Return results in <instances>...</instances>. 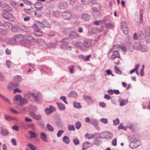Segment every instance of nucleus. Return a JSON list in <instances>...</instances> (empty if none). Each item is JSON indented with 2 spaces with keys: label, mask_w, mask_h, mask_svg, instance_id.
Returning <instances> with one entry per match:
<instances>
[{
  "label": "nucleus",
  "mask_w": 150,
  "mask_h": 150,
  "mask_svg": "<svg viewBox=\"0 0 150 150\" xmlns=\"http://www.w3.org/2000/svg\"><path fill=\"white\" fill-rule=\"evenodd\" d=\"M129 139L131 142L130 147L132 148H136L140 145V143L137 138L134 135H131L128 137Z\"/></svg>",
  "instance_id": "obj_1"
},
{
  "label": "nucleus",
  "mask_w": 150,
  "mask_h": 150,
  "mask_svg": "<svg viewBox=\"0 0 150 150\" xmlns=\"http://www.w3.org/2000/svg\"><path fill=\"white\" fill-rule=\"evenodd\" d=\"M120 48L118 45H114L110 50V52H113L112 55L111 56V59L114 60L116 59H119L120 56L119 54Z\"/></svg>",
  "instance_id": "obj_2"
},
{
  "label": "nucleus",
  "mask_w": 150,
  "mask_h": 150,
  "mask_svg": "<svg viewBox=\"0 0 150 150\" xmlns=\"http://www.w3.org/2000/svg\"><path fill=\"white\" fill-rule=\"evenodd\" d=\"M32 97L33 101L35 102L40 104L42 101V96L40 93L37 92L29 94V98Z\"/></svg>",
  "instance_id": "obj_3"
},
{
  "label": "nucleus",
  "mask_w": 150,
  "mask_h": 150,
  "mask_svg": "<svg viewBox=\"0 0 150 150\" xmlns=\"http://www.w3.org/2000/svg\"><path fill=\"white\" fill-rule=\"evenodd\" d=\"M133 47L134 49L142 52H146L149 50V48L147 46L142 45L139 43H135Z\"/></svg>",
  "instance_id": "obj_4"
},
{
  "label": "nucleus",
  "mask_w": 150,
  "mask_h": 150,
  "mask_svg": "<svg viewBox=\"0 0 150 150\" xmlns=\"http://www.w3.org/2000/svg\"><path fill=\"white\" fill-rule=\"evenodd\" d=\"M24 38L23 35L21 34H18L14 36V39H11V41L15 43V42H19L23 40Z\"/></svg>",
  "instance_id": "obj_5"
},
{
  "label": "nucleus",
  "mask_w": 150,
  "mask_h": 150,
  "mask_svg": "<svg viewBox=\"0 0 150 150\" xmlns=\"http://www.w3.org/2000/svg\"><path fill=\"white\" fill-rule=\"evenodd\" d=\"M112 136L113 135L112 134L108 132H103L100 135L101 138L106 139H111L112 137Z\"/></svg>",
  "instance_id": "obj_6"
},
{
  "label": "nucleus",
  "mask_w": 150,
  "mask_h": 150,
  "mask_svg": "<svg viewBox=\"0 0 150 150\" xmlns=\"http://www.w3.org/2000/svg\"><path fill=\"white\" fill-rule=\"evenodd\" d=\"M61 42L62 43V46L60 47L62 49L66 50L70 48V47L67 44L69 43L68 38L63 39L61 41Z\"/></svg>",
  "instance_id": "obj_7"
},
{
  "label": "nucleus",
  "mask_w": 150,
  "mask_h": 150,
  "mask_svg": "<svg viewBox=\"0 0 150 150\" xmlns=\"http://www.w3.org/2000/svg\"><path fill=\"white\" fill-rule=\"evenodd\" d=\"M121 28L125 34H127L128 33L127 25L124 21H122L121 23Z\"/></svg>",
  "instance_id": "obj_8"
},
{
  "label": "nucleus",
  "mask_w": 150,
  "mask_h": 150,
  "mask_svg": "<svg viewBox=\"0 0 150 150\" xmlns=\"http://www.w3.org/2000/svg\"><path fill=\"white\" fill-rule=\"evenodd\" d=\"M3 17L7 20H11L13 19V16L11 13L6 11H4L2 14Z\"/></svg>",
  "instance_id": "obj_9"
},
{
  "label": "nucleus",
  "mask_w": 150,
  "mask_h": 150,
  "mask_svg": "<svg viewBox=\"0 0 150 150\" xmlns=\"http://www.w3.org/2000/svg\"><path fill=\"white\" fill-rule=\"evenodd\" d=\"M62 16L64 19H69L71 17L72 15L69 11H66L62 13Z\"/></svg>",
  "instance_id": "obj_10"
},
{
  "label": "nucleus",
  "mask_w": 150,
  "mask_h": 150,
  "mask_svg": "<svg viewBox=\"0 0 150 150\" xmlns=\"http://www.w3.org/2000/svg\"><path fill=\"white\" fill-rule=\"evenodd\" d=\"M68 6L67 2L65 1H60L58 4V7L61 9H65L67 8Z\"/></svg>",
  "instance_id": "obj_11"
},
{
  "label": "nucleus",
  "mask_w": 150,
  "mask_h": 150,
  "mask_svg": "<svg viewBox=\"0 0 150 150\" xmlns=\"http://www.w3.org/2000/svg\"><path fill=\"white\" fill-rule=\"evenodd\" d=\"M43 26V24L40 22L38 21L36 22L35 25L33 26V28L34 30H41Z\"/></svg>",
  "instance_id": "obj_12"
},
{
  "label": "nucleus",
  "mask_w": 150,
  "mask_h": 150,
  "mask_svg": "<svg viewBox=\"0 0 150 150\" xmlns=\"http://www.w3.org/2000/svg\"><path fill=\"white\" fill-rule=\"evenodd\" d=\"M91 40L86 39L84 40L83 44L84 47H88L91 45Z\"/></svg>",
  "instance_id": "obj_13"
},
{
  "label": "nucleus",
  "mask_w": 150,
  "mask_h": 150,
  "mask_svg": "<svg viewBox=\"0 0 150 150\" xmlns=\"http://www.w3.org/2000/svg\"><path fill=\"white\" fill-rule=\"evenodd\" d=\"M79 35L77 33L72 31L69 34V37L71 39H75L79 37Z\"/></svg>",
  "instance_id": "obj_14"
},
{
  "label": "nucleus",
  "mask_w": 150,
  "mask_h": 150,
  "mask_svg": "<svg viewBox=\"0 0 150 150\" xmlns=\"http://www.w3.org/2000/svg\"><path fill=\"white\" fill-rule=\"evenodd\" d=\"M30 115L31 117L36 120H39L41 118V116L40 115H36L33 112H30Z\"/></svg>",
  "instance_id": "obj_15"
},
{
  "label": "nucleus",
  "mask_w": 150,
  "mask_h": 150,
  "mask_svg": "<svg viewBox=\"0 0 150 150\" xmlns=\"http://www.w3.org/2000/svg\"><path fill=\"white\" fill-rule=\"evenodd\" d=\"M35 6L37 10H40L43 7V5L41 3L37 2L35 4Z\"/></svg>",
  "instance_id": "obj_16"
},
{
  "label": "nucleus",
  "mask_w": 150,
  "mask_h": 150,
  "mask_svg": "<svg viewBox=\"0 0 150 150\" xmlns=\"http://www.w3.org/2000/svg\"><path fill=\"white\" fill-rule=\"evenodd\" d=\"M12 26V24L8 22H4L3 23V26L6 29H9Z\"/></svg>",
  "instance_id": "obj_17"
},
{
  "label": "nucleus",
  "mask_w": 150,
  "mask_h": 150,
  "mask_svg": "<svg viewBox=\"0 0 150 150\" xmlns=\"http://www.w3.org/2000/svg\"><path fill=\"white\" fill-rule=\"evenodd\" d=\"M97 7H93L92 8V10L94 13L99 12L101 10V6L98 4H97Z\"/></svg>",
  "instance_id": "obj_18"
},
{
  "label": "nucleus",
  "mask_w": 150,
  "mask_h": 150,
  "mask_svg": "<svg viewBox=\"0 0 150 150\" xmlns=\"http://www.w3.org/2000/svg\"><path fill=\"white\" fill-rule=\"evenodd\" d=\"M17 86V84L11 82L8 85L7 87L8 89H11Z\"/></svg>",
  "instance_id": "obj_19"
},
{
  "label": "nucleus",
  "mask_w": 150,
  "mask_h": 150,
  "mask_svg": "<svg viewBox=\"0 0 150 150\" xmlns=\"http://www.w3.org/2000/svg\"><path fill=\"white\" fill-rule=\"evenodd\" d=\"M28 100L26 98H21L20 100V105L21 106H22L26 104Z\"/></svg>",
  "instance_id": "obj_20"
},
{
  "label": "nucleus",
  "mask_w": 150,
  "mask_h": 150,
  "mask_svg": "<svg viewBox=\"0 0 150 150\" xmlns=\"http://www.w3.org/2000/svg\"><path fill=\"white\" fill-rule=\"evenodd\" d=\"M81 18L85 21H88L90 18V16L86 13H83L82 15Z\"/></svg>",
  "instance_id": "obj_21"
},
{
  "label": "nucleus",
  "mask_w": 150,
  "mask_h": 150,
  "mask_svg": "<svg viewBox=\"0 0 150 150\" xmlns=\"http://www.w3.org/2000/svg\"><path fill=\"white\" fill-rule=\"evenodd\" d=\"M20 29L23 31L25 32H29L30 30V28L24 25H22L20 27Z\"/></svg>",
  "instance_id": "obj_22"
},
{
  "label": "nucleus",
  "mask_w": 150,
  "mask_h": 150,
  "mask_svg": "<svg viewBox=\"0 0 150 150\" xmlns=\"http://www.w3.org/2000/svg\"><path fill=\"white\" fill-rule=\"evenodd\" d=\"M28 133L30 135L29 137L30 139L34 138L37 137L36 134L34 132L30 131H28Z\"/></svg>",
  "instance_id": "obj_23"
},
{
  "label": "nucleus",
  "mask_w": 150,
  "mask_h": 150,
  "mask_svg": "<svg viewBox=\"0 0 150 150\" xmlns=\"http://www.w3.org/2000/svg\"><path fill=\"white\" fill-rule=\"evenodd\" d=\"M1 129L0 133L2 135L4 136L8 134V132L7 130H4L2 127H1Z\"/></svg>",
  "instance_id": "obj_24"
},
{
  "label": "nucleus",
  "mask_w": 150,
  "mask_h": 150,
  "mask_svg": "<svg viewBox=\"0 0 150 150\" xmlns=\"http://www.w3.org/2000/svg\"><path fill=\"white\" fill-rule=\"evenodd\" d=\"M56 103L58 106V108L60 110H63L65 109V106L64 104L60 103L57 102Z\"/></svg>",
  "instance_id": "obj_25"
},
{
  "label": "nucleus",
  "mask_w": 150,
  "mask_h": 150,
  "mask_svg": "<svg viewBox=\"0 0 150 150\" xmlns=\"http://www.w3.org/2000/svg\"><path fill=\"white\" fill-rule=\"evenodd\" d=\"M34 34L36 36H40L42 35V33L40 30H34Z\"/></svg>",
  "instance_id": "obj_26"
},
{
  "label": "nucleus",
  "mask_w": 150,
  "mask_h": 150,
  "mask_svg": "<svg viewBox=\"0 0 150 150\" xmlns=\"http://www.w3.org/2000/svg\"><path fill=\"white\" fill-rule=\"evenodd\" d=\"M40 138L43 141H45V142H47V141L46 139L47 138L45 133L43 132H42L41 133Z\"/></svg>",
  "instance_id": "obj_27"
},
{
  "label": "nucleus",
  "mask_w": 150,
  "mask_h": 150,
  "mask_svg": "<svg viewBox=\"0 0 150 150\" xmlns=\"http://www.w3.org/2000/svg\"><path fill=\"white\" fill-rule=\"evenodd\" d=\"M21 77L19 76H17L15 77L14 79V82L16 83L17 84V85H18V83L21 81Z\"/></svg>",
  "instance_id": "obj_28"
},
{
  "label": "nucleus",
  "mask_w": 150,
  "mask_h": 150,
  "mask_svg": "<svg viewBox=\"0 0 150 150\" xmlns=\"http://www.w3.org/2000/svg\"><path fill=\"white\" fill-rule=\"evenodd\" d=\"M7 34V31L3 29L0 28V35L5 36Z\"/></svg>",
  "instance_id": "obj_29"
},
{
  "label": "nucleus",
  "mask_w": 150,
  "mask_h": 150,
  "mask_svg": "<svg viewBox=\"0 0 150 150\" xmlns=\"http://www.w3.org/2000/svg\"><path fill=\"white\" fill-rule=\"evenodd\" d=\"M68 96L70 97L75 98L77 97V94L76 92L71 91L69 93Z\"/></svg>",
  "instance_id": "obj_30"
},
{
  "label": "nucleus",
  "mask_w": 150,
  "mask_h": 150,
  "mask_svg": "<svg viewBox=\"0 0 150 150\" xmlns=\"http://www.w3.org/2000/svg\"><path fill=\"white\" fill-rule=\"evenodd\" d=\"M62 140L66 144H68L69 142V139L68 137L64 136Z\"/></svg>",
  "instance_id": "obj_31"
},
{
  "label": "nucleus",
  "mask_w": 150,
  "mask_h": 150,
  "mask_svg": "<svg viewBox=\"0 0 150 150\" xmlns=\"http://www.w3.org/2000/svg\"><path fill=\"white\" fill-rule=\"evenodd\" d=\"M0 97L2 98L4 100L6 101L9 103H11V102L8 98L6 97L0 93Z\"/></svg>",
  "instance_id": "obj_32"
},
{
  "label": "nucleus",
  "mask_w": 150,
  "mask_h": 150,
  "mask_svg": "<svg viewBox=\"0 0 150 150\" xmlns=\"http://www.w3.org/2000/svg\"><path fill=\"white\" fill-rule=\"evenodd\" d=\"M0 97L2 98L4 100L6 101L9 103H11V102L8 98L6 97L0 93Z\"/></svg>",
  "instance_id": "obj_33"
},
{
  "label": "nucleus",
  "mask_w": 150,
  "mask_h": 150,
  "mask_svg": "<svg viewBox=\"0 0 150 150\" xmlns=\"http://www.w3.org/2000/svg\"><path fill=\"white\" fill-rule=\"evenodd\" d=\"M90 123L93 125L95 127H96L98 124V122L96 120L92 119Z\"/></svg>",
  "instance_id": "obj_34"
},
{
  "label": "nucleus",
  "mask_w": 150,
  "mask_h": 150,
  "mask_svg": "<svg viewBox=\"0 0 150 150\" xmlns=\"http://www.w3.org/2000/svg\"><path fill=\"white\" fill-rule=\"evenodd\" d=\"M83 97L85 100L87 102H89L91 100V97L85 95H83Z\"/></svg>",
  "instance_id": "obj_35"
},
{
  "label": "nucleus",
  "mask_w": 150,
  "mask_h": 150,
  "mask_svg": "<svg viewBox=\"0 0 150 150\" xmlns=\"http://www.w3.org/2000/svg\"><path fill=\"white\" fill-rule=\"evenodd\" d=\"M119 101L120 103V105L121 106H123L126 104L127 101V100H125L122 99H120Z\"/></svg>",
  "instance_id": "obj_36"
},
{
  "label": "nucleus",
  "mask_w": 150,
  "mask_h": 150,
  "mask_svg": "<svg viewBox=\"0 0 150 150\" xmlns=\"http://www.w3.org/2000/svg\"><path fill=\"white\" fill-rule=\"evenodd\" d=\"M73 45L76 47H79L81 45V43L80 42H74L72 43Z\"/></svg>",
  "instance_id": "obj_37"
},
{
  "label": "nucleus",
  "mask_w": 150,
  "mask_h": 150,
  "mask_svg": "<svg viewBox=\"0 0 150 150\" xmlns=\"http://www.w3.org/2000/svg\"><path fill=\"white\" fill-rule=\"evenodd\" d=\"M103 22L104 23L105 25L109 24L110 22L109 19L106 17L104 18L103 20Z\"/></svg>",
  "instance_id": "obj_38"
},
{
  "label": "nucleus",
  "mask_w": 150,
  "mask_h": 150,
  "mask_svg": "<svg viewBox=\"0 0 150 150\" xmlns=\"http://www.w3.org/2000/svg\"><path fill=\"white\" fill-rule=\"evenodd\" d=\"M19 28L18 26H13L11 28V31L14 32H16L19 30Z\"/></svg>",
  "instance_id": "obj_39"
},
{
  "label": "nucleus",
  "mask_w": 150,
  "mask_h": 150,
  "mask_svg": "<svg viewBox=\"0 0 150 150\" xmlns=\"http://www.w3.org/2000/svg\"><path fill=\"white\" fill-rule=\"evenodd\" d=\"M34 13L35 16L39 17L41 16L42 13L40 10H37L34 11Z\"/></svg>",
  "instance_id": "obj_40"
},
{
  "label": "nucleus",
  "mask_w": 150,
  "mask_h": 150,
  "mask_svg": "<svg viewBox=\"0 0 150 150\" xmlns=\"http://www.w3.org/2000/svg\"><path fill=\"white\" fill-rule=\"evenodd\" d=\"M94 143L96 145H98L100 144V142L98 138H95L94 140Z\"/></svg>",
  "instance_id": "obj_41"
},
{
  "label": "nucleus",
  "mask_w": 150,
  "mask_h": 150,
  "mask_svg": "<svg viewBox=\"0 0 150 150\" xmlns=\"http://www.w3.org/2000/svg\"><path fill=\"white\" fill-rule=\"evenodd\" d=\"M46 127L48 130L51 132H53L54 131V129L53 127L49 124H47Z\"/></svg>",
  "instance_id": "obj_42"
},
{
  "label": "nucleus",
  "mask_w": 150,
  "mask_h": 150,
  "mask_svg": "<svg viewBox=\"0 0 150 150\" xmlns=\"http://www.w3.org/2000/svg\"><path fill=\"white\" fill-rule=\"evenodd\" d=\"M25 11L26 13L30 14L33 13L34 11L33 8H30L25 9Z\"/></svg>",
  "instance_id": "obj_43"
},
{
  "label": "nucleus",
  "mask_w": 150,
  "mask_h": 150,
  "mask_svg": "<svg viewBox=\"0 0 150 150\" xmlns=\"http://www.w3.org/2000/svg\"><path fill=\"white\" fill-rule=\"evenodd\" d=\"M74 107L78 109H80L81 108L80 103L76 102L74 103Z\"/></svg>",
  "instance_id": "obj_44"
},
{
  "label": "nucleus",
  "mask_w": 150,
  "mask_h": 150,
  "mask_svg": "<svg viewBox=\"0 0 150 150\" xmlns=\"http://www.w3.org/2000/svg\"><path fill=\"white\" fill-rule=\"evenodd\" d=\"M91 55H89L86 56H82V58L85 61H88L89 60V58L91 57Z\"/></svg>",
  "instance_id": "obj_45"
},
{
  "label": "nucleus",
  "mask_w": 150,
  "mask_h": 150,
  "mask_svg": "<svg viewBox=\"0 0 150 150\" xmlns=\"http://www.w3.org/2000/svg\"><path fill=\"white\" fill-rule=\"evenodd\" d=\"M94 136V135L93 134H86L85 135V137L88 139H90L93 138Z\"/></svg>",
  "instance_id": "obj_46"
},
{
  "label": "nucleus",
  "mask_w": 150,
  "mask_h": 150,
  "mask_svg": "<svg viewBox=\"0 0 150 150\" xmlns=\"http://www.w3.org/2000/svg\"><path fill=\"white\" fill-rule=\"evenodd\" d=\"M115 71L116 72V73L119 74H121L122 73V71L119 69L118 67L117 66H115Z\"/></svg>",
  "instance_id": "obj_47"
},
{
  "label": "nucleus",
  "mask_w": 150,
  "mask_h": 150,
  "mask_svg": "<svg viewBox=\"0 0 150 150\" xmlns=\"http://www.w3.org/2000/svg\"><path fill=\"white\" fill-rule=\"evenodd\" d=\"M21 98V96L20 95H16L15 96L13 100L15 101L20 100Z\"/></svg>",
  "instance_id": "obj_48"
},
{
  "label": "nucleus",
  "mask_w": 150,
  "mask_h": 150,
  "mask_svg": "<svg viewBox=\"0 0 150 150\" xmlns=\"http://www.w3.org/2000/svg\"><path fill=\"white\" fill-rule=\"evenodd\" d=\"M68 129L69 131H73L75 130V128L74 126L73 125H68Z\"/></svg>",
  "instance_id": "obj_49"
},
{
  "label": "nucleus",
  "mask_w": 150,
  "mask_h": 150,
  "mask_svg": "<svg viewBox=\"0 0 150 150\" xmlns=\"http://www.w3.org/2000/svg\"><path fill=\"white\" fill-rule=\"evenodd\" d=\"M93 15L95 18L100 17L101 15L100 13L99 12L94 13Z\"/></svg>",
  "instance_id": "obj_50"
},
{
  "label": "nucleus",
  "mask_w": 150,
  "mask_h": 150,
  "mask_svg": "<svg viewBox=\"0 0 150 150\" xmlns=\"http://www.w3.org/2000/svg\"><path fill=\"white\" fill-rule=\"evenodd\" d=\"M82 3L84 5H88L90 2V0H81Z\"/></svg>",
  "instance_id": "obj_51"
},
{
  "label": "nucleus",
  "mask_w": 150,
  "mask_h": 150,
  "mask_svg": "<svg viewBox=\"0 0 150 150\" xmlns=\"http://www.w3.org/2000/svg\"><path fill=\"white\" fill-rule=\"evenodd\" d=\"M28 146L32 150H35L36 149V147L34 146L32 144L30 143L28 144Z\"/></svg>",
  "instance_id": "obj_52"
},
{
  "label": "nucleus",
  "mask_w": 150,
  "mask_h": 150,
  "mask_svg": "<svg viewBox=\"0 0 150 150\" xmlns=\"http://www.w3.org/2000/svg\"><path fill=\"white\" fill-rule=\"evenodd\" d=\"M75 127L77 129H79L80 127L81 126V124L80 122H76L75 124Z\"/></svg>",
  "instance_id": "obj_53"
},
{
  "label": "nucleus",
  "mask_w": 150,
  "mask_h": 150,
  "mask_svg": "<svg viewBox=\"0 0 150 150\" xmlns=\"http://www.w3.org/2000/svg\"><path fill=\"white\" fill-rule=\"evenodd\" d=\"M106 28L108 29H111L114 27V25L110 22L109 24L105 25Z\"/></svg>",
  "instance_id": "obj_54"
},
{
  "label": "nucleus",
  "mask_w": 150,
  "mask_h": 150,
  "mask_svg": "<svg viewBox=\"0 0 150 150\" xmlns=\"http://www.w3.org/2000/svg\"><path fill=\"white\" fill-rule=\"evenodd\" d=\"M45 111L47 114H50L52 112V111L50 109L47 108L45 109Z\"/></svg>",
  "instance_id": "obj_55"
},
{
  "label": "nucleus",
  "mask_w": 150,
  "mask_h": 150,
  "mask_svg": "<svg viewBox=\"0 0 150 150\" xmlns=\"http://www.w3.org/2000/svg\"><path fill=\"white\" fill-rule=\"evenodd\" d=\"M114 124L115 125H118L120 123L119 120L118 118H117L115 120H113Z\"/></svg>",
  "instance_id": "obj_56"
},
{
  "label": "nucleus",
  "mask_w": 150,
  "mask_h": 150,
  "mask_svg": "<svg viewBox=\"0 0 150 150\" xmlns=\"http://www.w3.org/2000/svg\"><path fill=\"white\" fill-rule=\"evenodd\" d=\"M100 121L105 124H106L108 123V120L107 119L105 118H102L100 120Z\"/></svg>",
  "instance_id": "obj_57"
},
{
  "label": "nucleus",
  "mask_w": 150,
  "mask_h": 150,
  "mask_svg": "<svg viewBox=\"0 0 150 150\" xmlns=\"http://www.w3.org/2000/svg\"><path fill=\"white\" fill-rule=\"evenodd\" d=\"M63 132L64 131L62 130H59L57 134V137H60Z\"/></svg>",
  "instance_id": "obj_58"
},
{
  "label": "nucleus",
  "mask_w": 150,
  "mask_h": 150,
  "mask_svg": "<svg viewBox=\"0 0 150 150\" xmlns=\"http://www.w3.org/2000/svg\"><path fill=\"white\" fill-rule=\"evenodd\" d=\"M4 118L6 120L8 121H10L12 119L11 117L6 115H5Z\"/></svg>",
  "instance_id": "obj_59"
},
{
  "label": "nucleus",
  "mask_w": 150,
  "mask_h": 150,
  "mask_svg": "<svg viewBox=\"0 0 150 150\" xmlns=\"http://www.w3.org/2000/svg\"><path fill=\"white\" fill-rule=\"evenodd\" d=\"M44 25L46 27L49 28L51 27V26L50 24L47 22H45L43 25Z\"/></svg>",
  "instance_id": "obj_60"
},
{
  "label": "nucleus",
  "mask_w": 150,
  "mask_h": 150,
  "mask_svg": "<svg viewBox=\"0 0 150 150\" xmlns=\"http://www.w3.org/2000/svg\"><path fill=\"white\" fill-rule=\"evenodd\" d=\"M27 39L30 42L34 40L33 38L30 36H28L27 37Z\"/></svg>",
  "instance_id": "obj_61"
},
{
  "label": "nucleus",
  "mask_w": 150,
  "mask_h": 150,
  "mask_svg": "<svg viewBox=\"0 0 150 150\" xmlns=\"http://www.w3.org/2000/svg\"><path fill=\"white\" fill-rule=\"evenodd\" d=\"M11 142L12 143V144L14 146H16L17 145L16 142V140L13 139L12 138L11 139Z\"/></svg>",
  "instance_id": "obj_62"
},
{
  "label": "nucleus",
  "mask_w": 150,
  "mask_h": 150,
  "mask_svg": "<svg viewBox=\"0 0 150 150\" xmlns=\"http://www.w3.org/2000/svg\"><path fill=\"white\" fill-rule=\"evenodd\" d=\"M73 142L75 145H78L79 144V141L77 139H74L73 140Z\"/></svg>",
  "instance_id": "obj_63"
},
{
  "label": "nucleus",
  "mask_w": 150,
  "mask_h": 150,
  "mask_svg": "<svg viewBox=\"0 0 150 150\" xmlns=\"http://www.w3.org/2000/svg\"><path fill=\"white\" fill-rule=\"evenodd\" d=\"M5 52L6 54L10 55L11 54V50H9L8 48H7L6 49Z\"/></svg>",
  "instance_id": "obj_64"
}]
</instances>
